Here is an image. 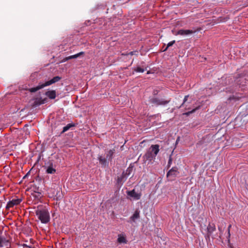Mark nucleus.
I'll return each mask as SVG.
<instances>
[{
	"label": "nucleus",
	"instance_id": "f03ea898",
	"mask_svg": "<svg viewBox=\"0 0 248 248\" xmlns=\"http://www.w3.org/2000/svg\"><path fill=\"white\" fill-rule=\"evenodd\" d=\"M36 215L42 223H46L49 221V214L46 209H38L36 210Z\"/></svg>",
	"mask_w": 248,
	"mask_h": 248
},
{
	"label": "nucleus",
	"instance_id": "1a4fd4ad",
	"mask_svg": "<svg viewBox=\"0 0 248 248\" xmlns=\"http://www.w3.org/2000/svg\"><path fill=\"white\" fill-rule=\"evenodd\" d=\"M6 247V248L10 247V242L9 240L6 239L5 237L0 236V247Z\"/></svg>",
	"mask_w": 248,
	"mask_h": 248
},
{
	"label": "nucleus",
	"instance_id": "473e14b6",
	"mask_svg": "<svg viewBox=\"0 0 248 248\" xmlns=\"http://www.w3.org/2000/svg\"><path fill=\"white\" fill-rule=\"evenodd\" d=\"M129 171V172H130V169H128L126 170V172H127V171ZM129 173H130V172H129Z\"/></svg>",
	"mask_w": 248,
	"mask_h": 248
},
{
	"label": "nucleus",
	"instance_id": "2f4dec72",
	"mask_svg": "<svg viewBox=\"0 0 248 248\" xmlns=\"http://www.w3.org/2000/svg\"><path fill=\"white\" fill-rule=\"evenodd\" d=\"M179 139H180V138L178 137L177 140H176V143H177L178 142V141H179Z\"/></svg>",
	"mask_w": 248,
	"mask_h": 248
},
{
	"label": "nucleus",
	"instance_id": "20e7f679",
	"mask_svg": "<svg viewBox=\"0 0 248 248\" xmlns=\"http://www.w3.org/2000/svg\"><path fill=\"white\" fill-rule=\"evenodd\" d=\"M170 101V99L169 100H165L163 98H159L157 97L153 98L150 100L151 103L155 106H165L168 104Z\"/></svg>",
	"mask_w": 248,
	"mask_h": 248
},
{
	"label": "nucleus",
	"instance_id": "c85d7f7f",
	"mask_svg": "<svg viewBox=\"0 0 248 248\" xmlns=\"http://www.w3.org/2000/svg\"><path fill=\"white\" fill-rule=\"evenodd\" d=\"M25 246H26V247H28V248H34V247H31V246H27V245H26V244H24V247H25Z\"/></svg>",
	"mask_w": 248,
	"mask_h": 248
},
{
	"label": "nucleus",
	"instance_id": "4be33fe9",
	"mask_svg": "<svg viewBox=\"0 0 248 248\" xmlns=\"http://www.w3.org/2000/svg\"><path fill=\"white\" fill-rule=\"evenodd\" d=\"M199 108V107H198V108H196L193 109H192L191 111H188V112H186L185 113H184V115H189V114L194 112L196 110H197L198 108Z\"/></svg>",
	"mask_w": 248,
	"mask_h": 248
},
{
	"label": "nucleus",
	"instance_id": "39448f33",
	"mask_svg": "<svg viewBox=\"0 0 248 248\" xmlns=\"http://www.w3.org/2000/svg\"><path fill=\"white\" fill-rule=\"evenodd\" d=\"M178 174L177 168L173 167L168 172L167 177L170 180H173Z\"/></svg>",
	"mask_w": 248,
	"mask_h": 248
},
{
	"label": "nucleus",
	"instance_id": "9d476101",
	"mask_svg": "<svg viewBox=\"0 0 248 248\" xmlns=\"http://www.w3.org/2000/svg\"><path fill=\"white\" fill-rule=\"evenodd\" d=\"M98 159L99 161V163L101 164L102 167H106L108 165V161L107 158H105L102 155L98 156Z\"/></svg>",
	"mask_w": 248,
	"mask_h": 248
},
{
	"label": "nucleus",
	"instance_id": "7c9ffc66",
	"mask_svg": "<svg viewBox=\"0 0 248 248\" xmlns=\"http://www.w3.org/2000/svg\"><path fill=\"white\" fill-rule=\"evenodd\" d=\"M171 162V157H170L168 163L170 164Z\"/></svg>",
	"mask_w": 248,
	"mask_h": 248
},
{
	"label": "nucleus",
	"instance_id": "7ed1b4c3",
	"mask_svg": "<svg viewBox=\"0 0 248 248\" xmlns=\"http://www.w3.org/2000/svg\"><path fill=\"white\" fill-rule=\"evenodd\" d=\"M61 77L59 76H56L51 79L46 81L44 83H39V85L36 87L30 88V91L32 93L35 92L46 86H49L53 83L58 82L61 79Z\"/></svg>",
	"mask_w": 248,
	"mask_h": 248
},
{
	"label": "nucleus",
	"instance_id": "f8f14e48",
	"mask_svg": "<svg viewBox=\"0 0 248 248\" xmlns=\"http://www.w3.org/2000/svg\"><path fill=\"white\" fill-rule=\"evenodd\" d=\"M115 152L114 149L109 150L106 153V158L108 161H111L113 155Z\"/></svg>",
	"mask_w": 248,
	"mask_h": 248
},
{
	"label": "nucleus",
	"instance_id": "4468645a",
	"mask_svg": "<svg viewBox=\"0 0 248 248\" xmlns=\"http://www.w3.org/2000/svg\"><path fill=\"white\" fill-rule=\"evenodd\" d=\"M117 241L119 243L125 244L127 242L125 236L124 234H120L118 235Z\"/></svg>",
	"mask_w": 248,
	"mask_h": 248
},
{
	"label": "nucleus",
	"instance_id": "6e6552de",
	"mask_svg": "<svg viewBox=\"0 0 248 248\" xmlns=\"http://www.w3.org/2000/svg\"><path fill=\"white\" fill-rule=\"evenodd\" d=\"M194 31L191 30L181 29L177 31V34L182 36H188L192 34Z\"/></svg>",
	"mask_w": 248,
	"mask_h": 248
},
{
	"label": "nucleus",
	"instance_id": "bb28decb",
	"mask_svg": "<svg viewBox=\"0 0 248 248\" xmlns=\"http://www.w3.org/2000/svg\"><path fill=\"white\" fill-rule=\"evenodd\" d=\"M34 103H35V105H41V104L43 103V102L39 101V100H35Z\"/></svg>",
	"mask_w": 248,
	"mask_h": 248
},
{
	"label": "nucleus",
	"instance_id": "423d86ee",
	"mask_svg": "<svg viewBox=\"0 0 248 248\" xmlns=\"http://www.w3.org/2000/svg\"><path fill=\"white\" fill-rule=\"evenodd\" d=\"M127 194L135 200H139L141 197V194L136 192L135 189L127 191Z\"/></svg>",
	"mask_w": 248,
	"mask_h": 248
},
{
	"label": "nucleus",
	"instance_id": "5701e85b",
	"mask_svg": "<svg viewBox=\"0 0 248 248\" xmlns=\"http://www.w3.org/2000/svg\"><path fill=\"white\" fill-rule=\"evenodd\" d=\"M175 41L174 40L173 41H170V42L168 44H167V47H166V48L164 49V51H166L167 50V49H168V48L170 46H172L174 43H175Z\"/></svg>",
	"mask_w": 248,
	"mask_h": 248
},
{
	"label": "nucleus",
	"instance_id": "dca6fc26",
	"mask_svg": "<svg viewBox=\"0 0 248 248\" xmlns=\"http://www.w3.org/2000/svg\"><path fill=\"white\" fill-rule=\"evenodd\" d=\"M84 54V52H80L78 53H77L76 54H75V55H71V56H68L67 57H66L63 61L65 62V61H68L69 60H70V59H76V58H77L79 56H80V55H82V54Z\"/></svg>",
	"mask_w": 248,
	"mask_h": 248
},
{
	"label": "nucleus",
	"instance_id": "a211bd4d",
	"mask_svg": "<svg viewBox=\"0 0 248 248\" xmlns=\"http://www.w3.org/2000/svg\"><path fill=\"white\" fill-rule=\"evenodd\" d=\"M126 180V178H125V174L123 173L121 176L119 177L117 179L118 183H121L125 181Z\"/></svg>",
	"mask_w": 248,
	"mask_h": 248
},
{
	"label": "nucleus",
	"instance_id": "0eeeda50",
	"mask_svg": "<svg viewBox=\"0 0 248 248\" xmlns=\"http://www.w3.org/2000/svg\"><path fill=\"white\" fill-rule=\"evenodd\" d=\"M22 201L21 199H13L12 201H9L6 205V209H9L13 207L14 205L19 204Z\"/></svg>",
	"mask_w": 248,
	"mask_h": 248
},
{
	"label": "nucleus",
	"instance_id": "412c9836",
	"mask_svg": "<svg viewBox=\"0 0 248 248\" xmlns=\"http://www.w3.org/2000/svg\"><path fill=\"white\" fill-rule=\"evenodd\" d=\"M74 126L73 124H68L66 126H64L63 128V130H62V132H66V131H67L68 130H69V129L72 126Z\"/></svg>",
	"mask_w": 248,
	"mask_h": 248
},
{
	"label": "nucleus",
	"instance_id": "a878e982",
	"mask_svg": "<svg viewBox=\"0 0 248 248\" xmlns=\"http://www.w3.org/2000/svg\"><path fill=\"white\" fill-rule=\"evenodd\" d=\"M188 97V95H186L185 96V98H184V99L183 101V103H182L181 106L180 107V108H181V107H182L184 105V103L187 101Z\"/></svg>",
	"mask_w": 248,
	"mask_h": 248
},
{
	"label": "nucleus",
	"instance_id": "cd10ccee",
	"mask_svg": "<svg viewBox=\"0 0 248 248\" xmlns=\"http://www.w3.org/2000/svg\"><path fill=\"white\" fill-rule=\"evenodd\" d=\"M137 52L136 51H132L131 52L129 53V54H130L131 55H133L134 54H135Z\"/></svg>",
	"mask_w": 248,
	"mask_h": 248
},
{
	"label": "nucleus",
	"instance_id": "2eb2a0df",
	"mask_svg": "<svg viewBox=\"0 0 248 248\" xmlns=\"http://www.w3.org/2000/svg\"><path fill=\"white\" fill-rule=\"evenodd\" d=\"M46 172L49 174H53L56 172V170L52 164H50L49 166L46 167Z\"/></svg>",
	"mask_w": 248,
	"mask_h": 248
},
{
	"label": "nucleus",
	"instance_id": "f257e3e1",
	"mask_svg": "<svg viewBox=\"0 0 248 248\" xmlns=\"http://www.w3.org/2000/svg\"><path fill=\"white\" fill-rule=\"evenodd\" d=\"M159 151V146L158 144L152 145L144 155L146 160L152 162L155 159L156 155Z\"/></svg>",
	"mask_w": 248,
	"mask_h": 248
},
{
	"label": "nucleus",
	"instance_id": "ddd939ff",
	"mask_svg": "<svg viewBox=\"0 0 248 248\" xmlns=\"http://www.w3.org/2000/svg\"><path fill=\"white\" fill-rule=\"evenodd\" d=\"M46 95L51 99H55L56 97V92L54 90L47 91L46 93Z\"/></svg>",
	"mask_w": 248,
	"mask_h": 248
},
{
	"label": "nucleus",
	"instance_id": "393cba45",
	"mask_svg": "<svg viewBox=\"0 0 248 248\" xmlns=\"http://www.w3.org/2000/svg\"><path fill=\"white\" fill-rule=\"evenodd\" d=\"M239 98V97H236V96H235L234 95H233L232 96H231L230 97H229V99L230 100H238Z\"/></svg>",
	"mask_w": 248,
	"mask_h": 248
},
{
	"label": "nucleus",
	"instance_id": "aec40b11",
	"mask_svg": "<svg viewBox=\"0 0 248 248\" xmlns=\"http://www.w3.org/2000/svg\"><path fill=\"white\" fill-rule=\"evenodd\" d=\"M32 196L37 199H39L41 197V194L40 192H34L32 193Z\"/></svg>",
	"mask_w": 248,
	"mask_h": 248
},
{
	"label": "nucleus",
	"instance_id": "6ab92c4d",
	"mask_svg": "<svg viewBox=\"0 0 248 248\" xmlns=\"http://www.w3.org/2000/svg\"><path fill=\"white\" fill-rule=\"evenodd\" d=\"M147 70V68H143L140 67H137L135 68L134 71L137 72L143 73L145 71Z\"/></svg>",
	"mask_w": 248,
	"mask_h": 248
},
{
	"label": "nucleus",
	"instance_id": "9b49d317",
	"mask_svg": "<svg viewBox=\"0 0 248 248\" xmlns=\"http://www.w3.org/2000/svg\"><path fill=\"white\" fill-rule=\"evenodd\" d=\"M207 230L208 235H211V234L216 231L215 225L213 223H209L207 226Z\"/></svg>",
	"mask_w": 248,
	"mask_h": 248
},
{
	"label": "nucleus",
	"instance_id": "f3484780",
	"mask_svg": "<svg viewBox=\"0 0 248 248\" xmlns=\"http://www.w3.org/2000/svg\"><path fill=\"white\" fill-rule=\"evenodd\" d=\"M140 218V211L138 210H137L135 211L133 215L130 217V219H131L133 222H135L136 219H137Z\"/></svg>",
	"mask_w": 248,
	"mask_h": 248
},
{
	"label": "nucleus",
	"instance_id": "c756f323",
	"mask_svg": "<svg viewBox=\"0 0 248 248\" xmlns=\"http://www.w3.org/2000/svg\"><path fill=\"white\" fill-rule=\"evenodd\" d=\"M25 246H26V247H28V248H34V247H31V246H27V245H26V244H24V247H25Z\"/></svg>",
	"mask_w": 248,
	"mask_h": 248
},
{
	"label": "nucleus",
	"instance_id": "b1692460",
	"mask_svg": "<svg viewBox=\"0 0 248 248\" xmlns=\"http://www.w3.org/2000/svg\"><path fill=\"white\" fill-rule=\"evenodd\" d=\"M232 227L231 225H230L229 226H228V241H230L229 240V238L231 236V234H230V228L231 227Z\"/></svg>",
	"mask_w": 248,
	"mask_h": 248
}]
</instances>
